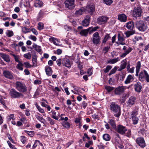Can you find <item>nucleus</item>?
I'll use <instances>...</instances> for the list:
<instances>
[{
	"mask_svg": "<svg viewBox=\"0 0 149 149\" xmlns=\"http://www.w3.org/2000/svg\"><path fill=\"white\" fill-rule=\"evenodd\" d=\"M110 109L114 116L117 118L121 115V108L119 105L115 102H112L110 103Z\"/></svg>",
	"mask_w": 149,
	"mask_h": 149,
	"instance_id": "obj_1",
	"label": "nucleus"
},
{
	"mask_svg": "<svg viewBox=\"0 0 149 149\" xmlns=\"http://www.w3.org/2000/svg\"><path fill=\"white\" fill-rule=\"evenodd\" d=\"M118 132L122 135L125 134V136L130 137L131 135V131L130 130H127L126 127L122 125H120L117 127Z\"/></svg>",
	"mask_w": 149,
	"mask_h": 149,
	"instance_id": "obj_2",
	"label": "nucleus"
},
{
	"mask_svg": "<svg viewBox=\"0 0 149 149\" xmlns=\"http://www.w3.org/2000/svg\"><path fill=\"white\" fill-rule=\"evenodd\" d=\"M135 25L136 28L141 32L145 31L148 28L146 23L141 20L136 21Z\"/></svg>",
	"mask_w": 149,
	"mask_h": 149,
	"instance_id": "obj_3",
	"label": "nucleus"
},
{
	"mask_svg": "<svg viewBox=\"0 0 149 149\" xmlns=\"http://www.w3.org/2000/svg\"><path fill=\"white\" fill-rule=\"evenodd\" d=\"M15 84V88L19 91L22 93H25L27 91V87L23 82L17 81Z\"/></svg>",
	"mask_w": 149,
	"mask_h": 149,
	"instance_id": "obj_4",
	"label": "nucleus"
},
{
	"mask_svg": "<svg viewBox=\"0 0 149 149\" xmlns=\"http://www.w3.org/2000/svg\"><path fill=\"white\" fill-rule=\"evenodd\" d=\"M142 9L139 6H138L134 8L133 12V17L134 20L137 19V17L141 16Z\"/></svg>",
	"mask_w": 149,
	"mask_h": 149,
	"instance_id": "obj_5",
	"label": "nucleus"
},
{
	"mask_svg": "<svg viewBox=\"0 0 149 149\" xmlns=\"http://www.w3.org/2000/svg\"><path fill=\"white\" fill-rule=\"evenodd\" d=\"M126 88L123 86H119L115 88V89L113 91L114 94L112 93L111 96H113L114 95H116L120 96L122 95L124 93Z\"/></svg>",
	"mask_w": 149,
	"mask_h": 149,
	"instance_id": "obj_6",
	"label": "nucleus"
},
{
	"mask_svg": "<svg viewBox=\"0 0 149 149\" xmlns=\"http://www.w3.org/2000/svg\"><path fill=\"white\" fill-rule=\"evenodd\" d=\"M139 79L140 81H143L145 79L147 82H149V75L145 70L141 71L139 74Z\"/></svg>",
	"mask_w": 149,
	"mask_h": 149,
	"instance_id": "obj_7",
	"label": "nucleus"
},
{
	"mask_svg": "<svg viewBox=\"0 0 149 149\" xmlns=\"http://www.w3.org/2000/svg\"><path fill=\"white\" fill-rule=\"evenodd\" d=\"M9 94L11 98H19L23 95L22 93L17 91L14 88H12L10 90Z\"/></svg>",
	"mask_w": 149,
	"mask_h": 149,
	"instance_id": "obj_8",
	"label": "nucleus"
},
{
	"mask_svg": "<svg viewBox=\"0 0 149 149\" xmlns=\"http://www.w3.org/2000/svg\"><path fill=\"white\" fill-rule=\"evenodd\" d=\"M138 114V111L136 110L133 111L131 113V117L132 118L133 124L134 125L138 124L139 119L137 116Z\"/></svg>",
	"mask_w": 149,
	"mask_h": 149,
	"instance_id": "obj_9",
	"label": "nucleus"
},
{
	"mask_svg": "<svg viewBox=\"0 0 149 149\" xmlns=\"http://www.w3.org/2000/svg\"><path fill=\"white\" fill-rule=\"evenodd\" d=\"M92 42L93 44L97 45L99 44L100 42L101 38L97 32H95L93 35Z\"/></svg>",
	"mask_w": 149,
	"mask_h": 149,
	"instance_id": "obj_10",
	"label": "nucleus"
},
{
	"mask_svg": "<svg viewBox=\"0 0 149 149\" xmlns=\"http://www.w3.org/2000/svg\"><path fill=\"white\" fill-rule=\"evenodd\" d=\"M85 12H87L91 15H92L95 11V6L93 4L87 5L86 8H84Z\"/></svg>",
	"mask_w": 149,
	"mask_h": 149,
	"instance_id": "obj_11",
	"label": "nucleus"
},
{
	"mask_svg": "<svg viewBox=\"0 0 149 149\" xmlns=\"http://www.w3.org/2000/svg\"><path fill=\"white\" fill-rule=\"evenodd\" d=\"M74 1V0H66L64 2L65 7L70 10L73 9L75 7Z\"/></svg>",
	"mask_w": 149,
	"mask_h": 149,
	"instance_id": "obj_12",
	"label": "nucleus"
},
{
	"mask_svg": "<svg viewBox=\"0 0 149 149\" xmlns=\"http://www.w3.org/2000/svg\"><path fill=\"white\" fill-rule=\"evenodd\" d=\"M30 48L31 49V52H32V49H33L40 54H42V51L41 47L37 45L35 43H33L32 47H30Z\"/></svg>",
	"mask_w": 149,
	"mask_h": 149,
	"instance_id": "obj_13",
	"label": "nucleus"
},
{
	"mask_svg": "<svg viewBox=\"0 0 149 149\" xmlns=\"http://www.w3.org/2000/svg\"><path fill=\"white\" fill-rule=\"evenodd\" d=\"M109 18L104 16L99 17L97 19V22L99 24H102L106 23Z\"/></svg>",
	"mask_w": 149,
	"mask_h": 149,
	"instance_id": "obj_14",
	"label": "nucleus"
},
{
	"mask_svg": "<svg viewBox=\"0 0 149 149\" xmlns=\"http://www.w3.org/2000/svg\"><path fill=\"white\" fill-rule=\"evenodd\" d=\"M3 74L4 77L10 79H12L13 78V73L9 71L4 70L3 72Z\"/></svg>",
	"mask_w": 149,
	"mask_h": 149,
	"instance_id": "obj_15",
	"label": "nucleus"
},
{
	"mask_svg": "<svg viewBox=\"0 0 149 149\" xmlns=\"http://www.w3.org/2000/svg\"><path fill=\"white\" fill-rule=\"evenodd\" d=\"M91 17L89 15H86L84 20L82 21V23L83 26H87L89 25Z\"/></svg>",
	"mask_w": 149,
	"mask_h": 149,
	"instance_id": "obj_16",
	"label": "nucleus"
},
{
	"mask_svg": "<svg viewBox=\"0 0 149 149\" xmlns=\"http://www.w3.org/2000/svg\"><path fill=\"white\" fill-rule=\"evenodd\" d=\"M62 64L63 65L69 68H70L71 66L70 61L67 58H64L62 61Z\"/></svg>",
	"mask_w": 149,
	"mask_h": 149,
	"instance_id": "obj_17",
	"label": "nucleus"
},
{
	"mask_svg": "<svg viewBox=\"0 0 149 149\" xmlns=\"http://www.w3.org/2000/svg\"><path fill=\"white\" fill-rule=\"evenodd\" d=\"M134 88L135 91L138 93H140L142 89L141 84L139 82H138L134 85Z\"/></svg>",
	"mask_w": 149,
	"mask_h": 149,
	"instance_id": "obj_18",
	"label": "nucleus"
},
{
	"mask_svg": "<svg viewBox=\"0 0 149 149\" xmlns=\"http://www.w3.org/2000/svg\"><path fill=\"white\" fill-rule=\"evenodd\" d=\"M91 28V27H89L87 29H83L80 31L79 33L82 36L86 37L87 36L88 32H89Z\"/></svg>",
	"mask_w": 149,
	"mask_h": 149,
	"instance_id": "obj_19",
	"label": "nucleus"
},
{
	"mask_svg": "<svg viewBox=\"0 0 149 149\" xmlns=\"http://www.w3.org/2000/svg\"><path fill=\"white\" fill-rule=\"evenodd\" d=\"M118 19L121 22H125L127 20V17L123 13L119 14L118 16Z\"/></svg>",
	"mask_w": 149,
	"mask_h": 149,
	"instance_id": "obj_20",
	"label": "nucleus"
},
{
	"mask_svg": "<svg viewBox=\"0 0 149 149\" xmlns=\"http://www.w3.org/2000/svg\"><path fill=\"white\" fill-rule=\"evenodd\" d=\"M125 26L129 30H133L134 28V22L132 21H130L126 24Z\"/></svg>",
	"mask_w": 149,
	"mask_h": 149,
	"instance_id": "obj_21",
	"label": "nucleus"
},
{
	"mask_svg": "<svg viewBox=\"0 0 149 149\" xmlns=\"http://www.w3.org/2000/svg\"><path fill=\"white\" fill-rule=\"evenodd\" d=\"M45 70L47 75L48 76H50L52 75L53 70L51 67L47 65L45 67Z\"/></svg>",
	"mask_w": 149,
	"mask_h": 149,
	"instance_id": "obj_22",
	"label": "nucleus"
},
{
	"mask_svg": "<svg viewBox=\"0 0 149 149\" xmlns=\"http://www.w3.org/2000/svg\"><path fill=\"white\" fill-rule=\"evenodd\" d=\"M44 12V10H40L37 17V21H40L43 18Z\"/></svg>",
	"mask_w": 149,
	"mask_h": 149,
	"instance_id": "obj_23",
	"label": "nucleus"
},
{
	"mask_svg": "<svg viewBox=\"0 0 149 149\" xmlns=\"http://www.w3.org/2000/svg\"><path fill=\"white\" fill-rule=\"evenodd\" d=\"M85 12L84 8L81 7L80 9L76 10L74 13L75 15L76 16L81 15L83 13Z\"/></svg>",
	"mask_w": 149,
	"mask_h": 149,
	"instance_id": "obj_24",
	"label": "nucleus"
},
{
	"mask_svg": "<svg viewBox=\"0 0 149 149\" xmlns=\"http://www.w3.org/2000/svg\"><path fill=\"white\" fill-rule=\"evenodd\" d=\"M136 99L135 97L133 96L130 97L127 102L128 105L132 106L134 105L135 104Z\"/></svg>",
	"mask_w": 149,
	"mask_h": 149,
	"instance_id": "obj_25",
	"label": "nucleus"
},
{
	"mask_svg": "<svg viewBox=\"0 0 149 149\" xmlns=\"http://www.w3.org/2000/svg\"><path fill=\"white\" fill-rule=\"evenodd\" d=\"M0 56L6 61L7 62H10V59L8 55L3 53H0Z\"/></svg>",
	"mask_w": 149,
	"mask_h": 149,
	"instance_id": "obj_26",
	"label": "nucleus"
},
{
	"mask_svg": "<svg viewBox=\"0 0 149 149\" xmlns=\"http://www.w3.org/2000/svg\"><path fill=\"white\" fill-rule=\"evenodd\" d=\"M34 2V6L36 7H41L42 6L43 3L40 0H35Z\"/></svg>",
	"mask_w": 149,
	"mask_h": 149,
	"instance_id": "obj_27",
	"label": "nucleus"
},
{
	"mask_svg": "<svg viewBox=\"0 0 149 149\" xmlns=\"http://www.w3.org/2000/svg\"><path fill=\"white\" fill-rule=\"evenodd\" d=\"M136 143L141 147L143 148L146 146L145 140H136Z\"/></svg>",
	"mask_w": 149,
	"mask_h": 149,
	"instance_id": "obj_28",
	"label": "nucleus"
},
{
	"mask_svg": "<svg viewBox=\"0 0 149 149\" xmlns=\"http://www.w3.org/2000/svg\"><path fill=\"white\" fill-rule=\"evenodd\" d=\"M131 79H134L133 77L131 74L128 75L126 80L124 82L125 84H127L130 83Z\"/></svg>",
	"mask_w": 149,
	"mask_h": 149,
	"instance_id": "obj_29",
	"label": "nucleus"
},
{
	"mask_svg": "<svg viewBox=\"0 0 149 149\" xmlns=\"http://www.w3.org/2000/svg\"><path fill=\"white\" fill-rule=\"evenodd\" d=\"M115 88L114 87L107 85L105 86V89L109 93H110L111 92L113 91H114Z\"/></svg>",
	"mask_w": 149,
	"mask_h": 149,
	"instance_id": "obj_30",
	"label": "nucleus"
},
{
	"mask_svg": "<svg viewBox=\"0 0 149 149\" xmlns=\"http://www.w3.org/2000/svg\"><path fill=\"white\" fill-rule=\"evenodd\" d=\"M34 54L32 55V61L33 64V65L34 67L35 65L37 62V56L36 54V52L34 51Z\"/></svg>",
	"mask_w": 149,
	"mask_h": 149,
	"instance_id": "obj_31",
	"label": "nucleus"
},
{
	"mask_svg": "<svg viewBox=\"0 0 149 149\" xmlns=\"http://www.w3.org/2000/svg\"><path fill=\"white\" fill-rule=\"evenodd\" d=\"M0 103L3 105V107L6 109H8V107L6 106L5 100L2 98L1 95L0 96Z\"/></svg>",
	"mask_w": 149,
	"mask_h": 149,
	"instance_id": "obj_32",
	"label": "nucleus"
},
{
	"mask_svg": "<svg viewBox=\"0 0 149 149\" xmlns=\"http://www.w3.org/2000/svg\"><path fill=\"white\" fill-rule=\"evenodd\" d=\"M120 60L119 58V57H117L116 58H114L112 59H110L109 61H107L108 63H111V64H113L116 63L117 62L119 61Z\"/></svg>",
	"mask_w": 149,
	"mask_h": 149,
	"instance_id": "obj_33",
	"label": "nucleus"
},
{
	"mask_svg": "<svg viewBox=\"0 0 149 149\" xmlns=\"http://www.w3.org/2000/svg\"><path fill=\"white\" fill-rule=\"evenodd\" d=\"M111 38V37L110 36L109 34L107 33L104 36L103 39L102 40V43L105 44L108 40Z\"/></svg>",
	"mask_w": 149,
	"mask_h": 149,
	"instance_id": "obj_34",
	"label": "nucleus"
},
{
	"mask_svg": "<svg viewBox=\"0 0 149 149\" xmlns=\"http://www.w3.org/2000/svg\"><path fill=\"white\" fill-rule=\"evenodd\" d=\"M108 123L111 125L113 128H116V125L115 121L114 120L112 119H109V121L108 122Z\"/></svg>",
	"mask_w": 149,
	"mask_h": 149,
	"instance_id": "obj_35",
	"label": "nucleus"
},
{
	"mask_svg": "<svg viewBox=\"0 0 149 149\" xmlns=\"http://www.w3.org/2000/svg\"><path fill=\"white\" fill-rule=\"evenodd\" d=\"M63 126L66 128L69 129L70 127V123L67 121H63L62 123Z\"/></svg>",
	"mask_w": 149,
	"mask_h": 149,
	"instance_id": "obj_36",
	"label": "nucleus"
},
{
	"mask_svg": "<svg viewBox=\"0 0 149 149\" xmlns=\"http://www.w3.org/2000/svg\"><path fill=\"white\" fill-rule=\"evenodd\" d=\"M23 64L21 62L17 64L16 68L19 70L22 71L23 70Z\"/></svg>",
	"mask_w": 149,
	"mask_h": 149,
	"instance_id": "obj_37",
	"label": "nucleus"
},
{
	"mask_svg": "<svg viewBox=\"0 0 149 149\" xmlns=\"http://www.w3.org/2000/svg\"><path fill=\"white\" fill-rule=\"evenodd\" d=\"M51 112L52 114V117L56 120H58V119L59 118L60 116H58L57 117L56 116V112L55 111H51Z\"/></svg>",
	"mask_w": 149,
	"mask_h": 149,
	"instance_id": "obj_38",
	"label": "nucleus"
},
{
	"mask_svg": "<svg viewBox=\"0 0 149 149\" xmlns=\"http://www.w3.org/2000/svg\"><path fill=\"white\" fill-rule=\"evenodd\" d=\"M112 68V66L109 65H107L105 68H104L103 69V70L105 73H107Z\"/></svg>",
	"mask_w": 149,
	"mask_h": 149,
	"instance_id": "obj_39",
	"label": "nucleus"
},
{
	"mask_svg": "<svg viewBox=\"0 0 149 149\" xmlns=\"http://www.w3.org/2000/svg\"><path fill=\"white\" fill-rule=\"evenodd\" d=\"M135 33V31H127L125 33L126 36L127 37H129L130 36L134 34Z\"/></svg>",
	"mask_w": 149,
	"mask_h": 149,
	"instance_id": "obj_40",
	"label": "nucleus"
},
{
	"mask_svg": "<svg viewBox=\"0 0 149 149\" xmlns=\"http://www.w3.org/2000/svg\"><path fill=\"white\" fill-rule=\"evenodd\" d=\"M6 34L8 37H10L13 36L14 33L12 31L8 30L6 32Z\"/></svg>",
	"mask_w": 149,
	"mask_h": 149,
	"instance_id": "obj_41",
	"label": "nucleus"
},
{
	"mask_svg": "<svg viewBox=\"0 0 149 149\" xmlns=\"http://www.w3.org/2000/svg\"><path fill=\"white\" fill-rule=\"evenodd\" d=\"M24 131L26 133L28 134V135L31 137H33L35 133L34 131H29L25 130Z\"/></svg>",
	"mask_w": 149,
	"mask_h": 149,
	"instance_id": "obj_42",
	"label": "nucleus"
},
{
	"mask_svg": "<svg viewBox=\"0 0 149 149\" xmlns=\"http://www.w3.org/2000/svg\"><path fill=\"white\" fill-rule=\"evenodd\" d=\"M56 40H57V39L53 37L49 38V41H50L53 42L55 45H58V44L56 42Z\"/></svg>",
	"mask_w": 149,
	"mask_h": 149,
	"instance_id": "obj_43",
	"label": "nucleus"
},
{
	"mask_svg": "<svg viewBox=\"0 0 149 149\" xmlns=\"http://www.w3.org/2000/svg\"><path fill=\"white\" fill-rule=\"evenodd\" d=\"M56 40H57V39L53 37L49 38V41H50L53 42L55 45H58V44L56 42Z\"/></svg>",
	"mask_w": 149,
	"mask_h": 149,
	"instance_id": "obj_44",
	"label": "nucleus"
},
{
	"mask_svg": "<svg viewBox=\"0 0 149 149\" xmlns=\"http://www.w3.org/2000/svg\"><path fill=\"white\" fill-rule=\"evenodd\" d=\"M22 31L24 33H26L31 31V29L24 27L22 28Z\"/></svg>",
	"mask_w": 149,
	"mask_h": 149,
	"instance_id": "obj_45",
	"label": "nucleus"
},
{
	"mask_svg": "<svg viewBox=\"0 0 149 149\" xmlns=\"http://www.w3.org/2000/svg\"><path fill=\"white\" fill-rule=\"evenodd\" d=\"M35 105L37 109L40 112L42 113H45V111L42 108H41L38 105L37 103L35 104Z\"/></svg>",
	"mask_w": 149,
	"mask_h": 149,
	"instance_id": "obj_46",
	"label": "nucleus"
},
{
	"mask_svg": "<svg viewBox=\"0 0 149 149\" xmlns=\"http://www.w3.org/2000/svg\"><path fill=\"white\" fill-rule=\"evenodd\" d=\"M118 41L120 42H123L125 40L123 36H121L120 33L118 34Z\"/></svg>",
	"mask_w": 149,
	"mask_h": 149,
	"instance_id": "obj_47",
	"label": "nucleus"
},
{
	"mask_svg": "<svg viewBox=\"0 0 149 149\" xmlns=\"http://www.w3.org/2000/svg\"><path fill=\"white\" fill-rule=\"evenodd\" d=\"M117 68L116 66H115L114 68L112 69V70L110 71V72L109 74V76H110L111 74L115 73L116 71L117 70Z\"/></svg>",
	"mask_w": 149,
	"mask_h": 149,
	"instance_id": "obj_48",
	"label": "nucleus"
},
{
	"mask_svg": "<svg viewBox=\"0 0 149 149\" xmlns=\"http://www.w3.org/2000/svg\"><path fill=\"white\" fill-rule=\"evenodd\" d=\"M38 143L40 146H43L42 144L40 143L39 140H35V142L33 145V147L35 148L37 146Z\"/></svg>",
	"mask_w": 149,
	"mask_h": 149,
	"instance_id": "obj_49",
	"label": "nucleus"
},
{
	"mask_svg": "<svg viewBox=\"0 0 149 149\" xmlns=\"http://www.w3.org/2000/svg\"><path fill=\"white\" fill-rule=\"evenodd\" d=\"M91 27V29L89 31V34H91L92 33L98 29L99 28V27L98 26H96L94 27Z\"/></svg>",
	"mask_w": 149,
	"mask_h": 149,
	"instance_id": "obj_50",
	"label": "nucleus"
},
{
	"mask_svg": "<svg viewBox=\"0 0 149 149\" xmlns=\"http://www.w3.org/2000/svg\"><path fill=\"white\" fill-rule=\"evenodd\" d=\"M44 26V24L42 22H39L38 24V29L40 31L43 29Z\"/></svg>",
	"mask_w": 149,
	"mask_h": 149,
	"instance_id": "obj_51",
	"label": "nucleus"
},
{
	"mask_svg": "<svg viewBox=\"0 0 149 149\" xmlns=\"http://www.w3.org/2000/svg\"><path fill=\"white\" fill-rule=\"evenodd\" d=\"M103 138L104 140H110V137L109 135L107 134H105L103 135Z\"/></svg>",
	"mask_w": 149,
	"mask_h": 149,
	"instance_id": "obj_52",
	"label": "nucleus"
},
{
	"mask_svg": "<svg viewBox=\"0 0 149 149\" xmlns=\"http://www.w3.org/2000/svg\"><path fill=\"white\" fill-rule=\"evenodd\" d=\"M7 143L10 148L12 149H17L14 145L11 144V142L9 140H7Z\"/></svg>",
	"mask_w": 149,
	"mask_h": 149,
	"instance_id": "obj_53",
	"label": "nucleus"
},
{
	"mask_svg": "<svg viewBox=\"0 0 149 149\" xmlns=\"http://www.w3.org/2000/svg\"><path fill=\"white\" fill-rule=\"evenodd\" d=\"M24 57L28 59H30L31 58V54L30 52L24 54Z\"/></svg>",
	"mask_w": 149,
	"mask_h": 149,
	"instance_id": "obj_54",
	"label": "nucleus"
},
{
	"mask_svg": "<svg viewBox=\"0 0 149 149\" xmlns=\"http://www.w3.org/2000/svg\"><path fill=\"white\" fill-rule=\"evenodd\" d=\"M24 64L26 68H30L31 67H33V65H31L28 62H26L24 63Z\"/></svg>",
	"mask_w": 149,
	"mask_h": 149,
	"instance_id": "obj_55",
	"label": "nucleus"
},
{
	"mask_svg": "<svg viewBox=\"0 0 149 149\" xmlns=\"http://www.w3.org/2000/svg\"><path fill=\"white\" fill-rule=\"evenodd\" d=\"M104 3L108 5H110L113 2L112 0H104Z\"/></svg>",
	"mask_w": 149,
	"mask_h": 149,
	"instance_id": "obj_56",
	"label": "nucleus"
},
{
	"mask_svg": "<svg viewBox=\"0 0 149 149\" xmlns=\"http://www.w3.org/2000/svg\"><path fill=\"white\" fill-rule=\"evenodd\" d=\"M11 55L14 58L15 60V61L16 62H18V63H19L21 62L19 60V58L15 54H11Z\"/></svg>",
	"mask_w": 149,
	"mask_h": 149,
	"instance_id": "obj_57",
	"label": "nucleus"
},
{
	"mask_svg": "<svg viewBox=\"0 0 149 149\" xmlns=\"http://www.w3.org/2000/svg\"><path fill=\"white\" fill-rule=\"evenodd\" d=\"M141 67V63L140 61H138L136 65V70H140Z\"/></svg>",
	"mask_w": 149,
	"mask_h": 149,
	"instance_id": "obj_58",
	"label": "nucleus"
},
{
	"mask_svg": "<svg viewBox=\"0 0 149 149\" xmlns=\"http://www.w3.org/2000/svg\"><path fill=\"white\" fill-rule=\"evenodd\" d=\"M125 77V74L124 73H122V74L120 75L119 77V81H123Z\"/></svg>",
	"mask_w": 149,
	"mask_h": 149,
	"instance_id": "obj_59",
	"label": "nucleus"
},
{
	"mask_svg": "<svg viewBox=\"0 0 149 149\" xmlns=\"http://www.w3.org/2000/svg\"><path fill=\"white\" fill-rule=\"evenodd\" d=\"M15 119L14 115L13 114H10L8 116V121L11 120H14Z\"/></svg>",
	"mask_w": 149,
	"mask_h": 149,
	"instance_id": "obj_60",
	"label": "nucleus"
},
{
	"mask_svg": "<svg viewBox=\"0 0 149 149\" xmlns=\"http://www.w3.org/2000/svg\"><path fill=\"white\" fill-rule=\"evenodd\" d=\"M93 70L92 68H89L88 70L87 73L89 76L92 75Z\"/></svg>",
	"mask_w": 149,
	"mask_h": 149,
	"instance_id": "obj_61",
	"label": "nucleus"
},
{
	"mask_svg": "<svg viewBox=\"0 0 149 149\" xmlns=\"http://www.w3.org/2000/svg\"><path fill=\"white\" fill-rule=\"evenodd\" d=\"M41 83L42 81L41 80L38 79L35 80L34 81V84L36 85L40 84Z\"/></svg>",
	"mask_w": 149,
	"mask_h": 149,
	"instance_id": "obj_62",
	"label": "nucleus"
},
{
	"mask_svg": "<svg viewBox=\"0 0 149 149\" xmlns=\"http://www.w3.org/2000/svg\"><path fill=\"white\" fill-rule=\"evenodd\" d=\"M47 119L49 121L51 125H54V121L51 119L50 117H47Z\"/></svg>",
	"mask_w": 149,
	"mask_h": 149,
	"instance_id": "obj_63",
	"label": "nucleus"
},
{
	"mask_svg": "<svg viewBox=\"0 0 149 149\" xmlns=\"http://www.w3.org/2000/svg\"><path fill=\"white\" fill-rule=\"evenodd\" d=\"M110 48V47L109 46H106L104 48H103V51L104 52H105V53H106L108 52Z\"/></svg>",
	"mask_w": 149,
	"mask_h": 149,
	"instance_id": "obj_64",
	"label": "nucleus"
}]
</instances>
